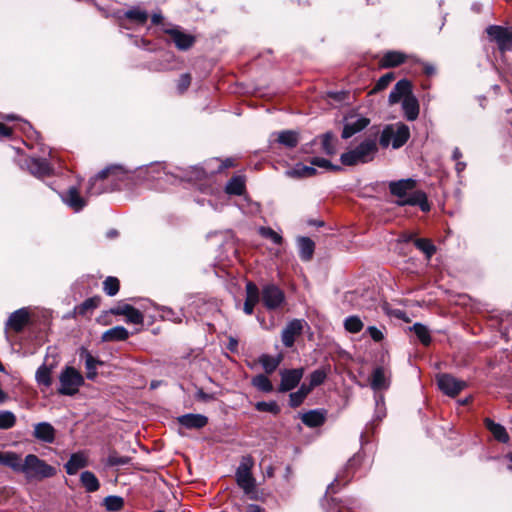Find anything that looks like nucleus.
<instances>
[{
	"mask_svg": "<svg viewBox=\"0 0 512 512\" xmlns=\"http://www.w3.org/2000/svg\"><path fill=\"white\" fill-rule=\"evenodd\" d=\"M415 187L416 181L410 178L389 183V191L398 198L395 202L398 206H419L422 211H429L430 205L426 194L420 190H415Z\"/></svg>",
	"mask_w": 512,
	"mask_h": 512,
	"instance_id": "f257e3e1",
	"label": "nucleus"
},
{
	"mask_svg": "<svg viewBox=\"0 0 512 512\" xmlns=\"http://www.w3.org/2000/svg\"><path fill=\"white\" fill-rule=\"evenodd\" d=\"M378 151L377 141L373 137L365 138L355 148L341 154L340 161L345 166H356L371 162Z\"/></svg>",
	"mask_w": 512,
	"mask_h": 512,
	"instance_id": "f03ea898",
	"label": "nucleus"
},
{
	"mask_svg": "<svg viewBox=\"0 0 512 512\" xmlns=\"http://www.w3.org/2000/svg\"><path fill=\"white\" fill-rule=\"evenodd\" d=\"M410 137L409 127L403 123L387 125L381 132L379 143L383 148L392 145L394 149L402 147Z\"/></svg>",
	"mask_w": 512,
	"mask_h": 512,
	"instance_id": "7ed1b4c3",
	"label": "nucleus"
},
{
	"mask_svg": "<svg viewBox=\"0 0 512 512\" xmlns=\"http://www.w3.org/2000/svg\"><path fill=\"white\" fill-rule=\"evenodd\" d=\"M21 473L29 479H43L54 475L55 469L34 454H29L22 461Z\"/></svg>",
	"mask_w": 512,
	"mask_h": 512,
	"instance_id": "20e7f679",
	"label": "nucleus"
},
{
	"mask_svg": "<svg viewBox=\"0 0 512 512\" xmlns=\"http://www.w3.org/2000/svg\"><path fill=\"white\" fill-rule=\"evenodd\" d=\"M59 382V394L72 396L75 395L84 384V377L74 367L67 366L61 371Z\"/></svg>",
	"mask_w": 512,
	"mask_h": 512,
	"instance_id": "39448f33",
	"label": "nucleus"
},
{
	"mask_svg": "<svg viewBox=\"0 0 512 512\" xmlns=\"http://www.w3.org/2000/svg\"><path fill=\"white\" fill-rule=\"evenodd\" d=\"M121 173L122 168L120 166H111L103 169L95 177L90 179L86 194L93 196L106 192L107 188L103 182L111 178V183H113L115 180L119 179Z\"/></svg>",
	"mask_w": 512,
	"mask_h": 512,
	"instance_id": "423d86ee",
	"label": "nucleus"
},
{
	"mask_svg": "<svg viewBox=\"0 0 512 512\" xmlns=\"http://www.w3.org/2000/svg\"><path fill=\"white\" fill-rule=\"evenodd\" d=\"M260 300L268 310H276L285 302L284 292L275 284H264L260 290Z\"/></svg>",
	"mask_w": 512,
	"mask_h": 512,
	"instance_id": "0eeeda50",
	"label": "nucleus"
},
{
	"mask_svg": "<svg viewBox=\"0 0 512 512\" xmlns=\"http://www.w3.org/2000/svg\"><path fill=\"white\" fill-rule=\"evenodd\" d=\"M251 460L244 458L236 471L237 484L244 490L246 494L253 492L255 488V479L251 474Z\"/></svg>",
	"mask_w": 512,
	"mask_h": 512,
	"instance_id": "6e6552de",
	"label": "nucleus"
},
{
	"mask_svg": "<svg viewBox=\"0 0 512 512\" xmlns=\"http://www.w3.org/2000/svg\"><path fill=\"white\" fill-rule=\"evenodd\" d=\"M487 34L495 41L498 48L504 52L512 48V30L502 26L491 25L487 28Z\"/></svg>",
	"mask_w": 512,
	"mask_h": 512,
	"instance_id": "1a4fd4ad",
	"label": "nucleus"
},
{
	"mask_svg": "<svg viewBox=\"0 0 512 512\" xmlns=\"http://www.w3.org/2000/svg\"><path fill=\"white\" fill-rule=\"evenodd\" d=\"M439 389L446 395L454 397L458 395L465 387L464 381L458 380L449 374H441L437 376Z\"/></svg>",
	"mask_w": 512,
	"mask_h": 512,
	"instance_id": "9d476101",
	"label": "nucleus"
},
{
	"mask_svg": "<svg viewBox=\"0 0 512 512\" xmlns=\"http://www.w3.org/2000/svg\"><path fill=\"white\" fill-rule=\"evenodd\" d=\"M304 375L303 368L285 369L280 372L281 383L278 388L279 392H287L294 389L301 381Z\"/></svg>",
	"mask_w": 512,
	"mask_h": 512,
	"instance_id": "9b49d317",
	"label": "nucleus"
},
{
	"mask_svg": "<svg viewBox=\"0 0 512 512\" xmlns=\"http://www.w3.org/2000/svg\"><path fill=\"white\" fill-rule=\"evenodd\" d=\"M305 322L300 319L290 321L282 331L281 339L285 347H292L295 339L302 333Z\"/></svg>",
	"mask_w": 512,
	"mask_h": 512,
	"instance_id": "f8f14e48",
	"label": "nucleus"
},
{
	"mask_svg": "<svg viewBox=\"0 0 512 512\" xmlns=\"http://www.w3.org/2000/svg\"><path fill=\"white\" fill-rule=\"evenodd\" d=\"M260 301V289L253 282L246 284V299L243 310L247 315H251L255 305Z\"/></svg>",
	"mask_w": 512,
	"mask_h": 512,
	"instance_id": "ddd939ff",
	"label": "nucleus"
},
{
	"mask_svg": "<svg viewBox=\"0 0 512 512\" xmlns=\"http://www.w3.org/2000/svg\"><path fill=\"white\" fill-rule=\"evenodd\" d=\"M55 435V428L48 422H40L34 425L33 436L39 441L53 443Z\"/></svg>",
	"mask_w": 512,
	"mask_h": 512,
	"instance_id": "4468645a",
	"label": "nucleus"
},
{
	"mask_svg": "<svg viewBox=\"0 0 512 512\" xmlns=\"http://www.w3.org/2000/svg\"><path fill=\"white\" fill-rule=\"evenodd\" d=\"M62 200L76 212L82 210L86 206L85 198L80 196L76 187H70L68 191L62 195Z\"/></svg>",
	"mask_w": 512,
	"mask_h": 512,
	"instance_id": "2eb2a0df",
	"label": "nucleus"
},
{
	"mask_svg": "<svg viewBox=\"0 0 512 512\" xmlns=\"http://www.w3.org/2000/svg\"><path fill=\"white\" fill-rule=\"evenodd\" d=\"M178 422L188 429H201L208 423V418L202 414H185L178 417Z\"/></svg>",
	"mask_w": 512,
	"mask_h": 512,
	"instance_id": "dca6fc26",
	"label": "nucleus"
},
{
	"mask_svg": "<svg viewBox=\"0 0 512 512\" xmlns=\"http://www.w3.org/2000/svg\"><path fill=\"white\" fill-rule=\"evenodd\" d=\"M80 358L85 361L86 377L90 380H94L97 376V366L102 365L103 362L96 359L92 354L85 348L80 350Z\"/></svg>",
	"mask_w": 512,
	"mask_h": 512,
	"instance_id": "f3484780",
	"label": "nucleus"
},
{
	"mask_svg": "<svg viewBox=\"0 0 512 512\" xmlns=\"http://www.w3.org/2000/svg\"><path fill=\"white\" fill-rule=\"evenodd\" d=\"M411 94V83L408 80H400L396 83L389 94V103L391 105L398 103L401 99Z\"/></svg>",
	"mask_w": 512,
	"mask_h": 512,
	"instance_id": "a211bd4d",
	"label": "nucleus"
},
{
	"mask_svg": "<svg viewBox=\"0 0 512 512\" xmlns=\"http://www.w3.org/2000/svg\"><path fill=\"white\" fill-rule=\"evenodd\" d=\"M29 319V314L26 309L22 308L15 312H13L8 320L6 325L14 330L15 332H20L24 326L27 324Z\"/></svg>",
	"mask_w": 512,
	"mask_h": 512,
	"instance_id": "6ab92c4d",
	"label": "nucleus"
},
{
	"mask_svg": "<svg viewBox=\"0 0 512 512\" xmlns=\"http://www.w3.org/2000/svg\"><path fill=\"white\" fill-rule=\"evenodd\" d=\"M173 42L175 43L176 47L180 50H187L189 49L193 43H194V37L183 33L182 31L178 29H170L166 31Z\"/></svg>",
	"mask_w": 512,
	"mask_h": 512,
	"instance_id": "aec40b11",
	"label": "nucleus"
},
{
	"mask_svg": "<svg viewBox=\"0 0 512 512\" xmlns=\"http://www.w3.org/2000/svg\"><path fill=\"white\" fill-rule=\"evenodd\" d=\"M88 464L87 456L83 452L74 453L71 455L68 462L65 464L66 472L69 475L76 474L80 469L86 467Z\"/></svg>",
	"mask_w": 512,
	"mask_h": 512,
	"instance_id": "412c9836",
	"label": "nucleus"
},
{
	"mask_svg": "<svg viewBox=\"0 0 512 512\" xmlns=\"http://www.w3.org/2000/svg\"><path fill=\"white\" fill-rule=\"evenodd\" d=\"M29 171L36 177H44L51 174L52 169L44 159L32 158L27 163Z\"/></svg>",
	"mask_w": 512,
	"mask_h": 512,
	"instance_id": "4be33fe9",
	"label": "nucleus"
},
{
	"mask_svg": "<svg viewBox=\"0 0 512 512\" xmlns=\"http://www.w3.org/2000/svg\"><path fill=\"white\" fill-rule=\"evenodd\" d=\"M402 109L407 120L413 121L417 119L419 115V104L412 94L402 100Z\"/></svg>",
	"mask_w": 512,
	"mask_h": 512,
	"instance_id": "5701e85b",
	"label": "nucleus"
},
{
	"mask_svg": "<svg viewBox=\"0 0 512 512\" xmlns=\"http://www.w3.org/2000/svg\"><path fill=\"white\" fill-rule=\"evenodd\" d=\"M389 384V378L386 376L384 369L381 367L376 368L370 379L372 389L375 391L385 390L389 387Z\"/></svg>",
	"mask_w": 512,
	"mask_h": 512,
	"instance_id": "b1692460",
	"label": "nucleus"
},
{
	"mask_svg": "<svg viewBox=\"0 0 512 512\" xmlns=\"http://www.w3.org/2000/svg\"><path fill=\"white\" fill-rule=\"evenodd\" d=\"M369 124V119L365 117H360L354 122H348L344 125L343 131H342V138L348 139L352 137L354 134L362 131L365 129Z\"/></svg>",
	"mask_w": 512,
	"mask_h": 512,
	"instance_id": "393cba45",
	"label": "nucleus"
},
{
	"mask_svg": "<svg viewBox=\"0 0 512 512\" xmlns=\"http://www.w3.org/2000/svg\"><path fill=\"white\" fill-rule=\"evenodd\" d=\"M285 174L290 178H307L315 175L316 169L313 166L298 163L293 168L287 170Z\"/></svg>",
	"mask_w": 512,
	"mask_h": 512,
	"instance_id": "a878e982",
	"label": "nucleus"
},
{
	"mask_svg": "<svg viewBox=\"0 0 512 512\" xmlns=\"http://www.w3.org/2000/svg\"><path fill=\"white\" fill-rule=\"evenodd\" d=\"M276 140L287 148H294L299 143V135L296 131L285 130L277 133Z\"/></svg>",
	"mask_w": 512,
	"mask_h": 512,
	"instance_id": "bb28decb",
	"label": "nucleus"
},
{
	"mask_svg": "<svg viewBox=\"0 0 512 512\" xmlns=\"http://www.w3.org/2000/svg\"><path fill=\"white\" fill-rule=\"evenodd\" d=\"M299 255L303 261H309L315 249L314 242L308 237H301L298 239Z\"/></svg>",
	"mask_w": 512,
	"mask_h": 512,
	"instance_id": "cd10ccee",
	"label": "nucleus"
},
{
	"mask_svg": "<svg viewBox=\"0 0 512 512\" xmlns=\"http://www.w3.org/2000/svg\"><path fill=\"white\" fill-rule=\"evenodd\" d=\"M406 60L405 54L398 51H389L385 53L380 60V64L382 67H395L400 65Z\"/></svg>",
	"mask_w": 512,
	"mask_h": 512,
	"instance_id": "c85d7f7f",
	"label": "nucleus"
},
{
	"mask_svg": "<svg viewBox=\"0 0 512 512\" xmlns=\"http://www.w3.org/2000/svg\"><path fill=\"white\" fill-rule=\"evenodd\" d=\"M129 337V332L123 326H115L107 331H105L102 335V340L109 341H123Z\"/></svg>",
	"mask_w": 512,
	"mask_h": 512,
	"instance_id": "c756f323",
	"label": "nucleus"
},
{
	"mask_svg": "<svg viewBox=\"0 0 512 512\" xmlns=\"http://www.w3.org/2000/svg\"><path fill=\"white\" fill-rule=\"evenodd\" d=\"M485 426L498 441L502 443H507L509 441V435L502 425L495 423L491 419L487 418L485 419Z\"/></svg>",
	"mask_w": 512,
	"mask_h": 512,
	"instance_id": "7c9ffc66",
	"label": "nucleus"
},
{
	"mask_svg": "<svg viewBox=\"0 0 512 512\" xmlns=\"http://www.w3.org/2000/svg\"><path fill=\"white\" fill-rule=\"evenodd\" d=\"M22 461L18 454L14 452H4L1 464L10 467L15 472L21 473Z\"/></svg>",
	"mask_w": 512,
	"mask_h": 512,
	"instance_id": "2f4dec72",
	"label": "nucleus"
},
{
	"mask_svg": "<svg viewBox=\"0 0 512 512\" xmlns=\"http://www.w3.org/2000/svg\"><path fill=\"white\" fill-rule=\"evenodd\" d=\"M80 481L87 492H95L99 489L100 484L94 473L84 471L81 473Z\"/></svg>",
	"mask_w": 512,
	"mask_h": 512,
	"instance_id": "473e14b6",
	"label": "nucleus"
},
{
	"mask_svg": "<svg viewBox=\"0 0 512 512\" xmlns=\"http://www.w3.org/2000/svg\"><path fill=\"white\" fill-rule=\"evenodd\" d=\"M301 420L305 425L309 427H318L324 423L325 417L321 412L312 410L304 413L301 417Z\"/></svg>",
	"mask_w": 512,
	"mask_h": 512,
	"instance_id": "72a5a7b5",
	"label": "nucleus"
},
{
	"mask_svg": "<svg viewBox=\"0 0 512 512\" xmlns=\"http://www.w3.org/2000/svg\"><path fill=\"white\" fill-rule=\"evenodd\" d=\"M310 392L311 387H307V384L303 383L296 392L290 394V406L295 408L301 405Z\"/></svg>",
	"mask_w": 512,
	"mask_h": 512,
	"instance_id": "f704fd0d",
	"label": "nucleus"
},
{
	"mask_svg": "<svg viewBox=\"0 0 512 512\" xmlns=\"http://www.w3.org/2000/svg\"><path fill=\"white\" fill-rule=\"evenodd\" d=\"M245 190V183L241 177H233L226 184L225 191L231 195H242Z\"/></svg>",
	"mask_w": 512,
	"mask_h": 512,
	"instance_id": "c9c22d12",
	"label": "nucleus"
},
{
	"mask_svg": "<svg viewBox=\"0 0 512 512\" xmlns=\"http://www.w3.org/2000/svg\"><path fill=\"white\" fill-rule=\"evenodd\" d=\"M410 330L416 334L417 338L423 345L428 346L431 343L430 331L425 325L415 323Z\"/></svg>",
	"mask_w": 512,
	"mask_h": 512,
	"instance_id": "e433bc0d",
	"label": "nucleus"
},
{
	"mask_svg": "<svg viewBox=\"0 0 512 512\" xmlns=\"http://www.w3.org/2000/svg\"><path fill=\"white\" fill-rule=\"evenodd\" d=\"M414 245L426 255L427 259H430L436 251V247L433 243L426 238L415 239Z\"/></svg>",
	"mask_w": 512,
	"mask_h": 512,
	"instance_id": "4c0bfd02",
	"label": "nucleus"
},
{
	"mask_svg": "<svg viewBox=\"0 0 512 512\" xmlns=\"http://www.w3.org/2000/svg\"><path fill=\"white\" fill-rule=\"evenodd\" d=\"M328 375V369L320 368L313 371L309 376V384L307 387H311V390L319 385H321Z\"/></svg>",
	"mask_w": 512,
	"mask_h": 512,
	"instance_id": "58836bf2",
	"label": "nucleus"
},
{
	"mask_svg": "<svg viewBox=\"0 0 512 512\" xmlns=\"http://www.w3.org/2000/svg\"><path fill=\"white\" fill-rule=\"evenodd\" d=\"M99 298H88L83 303L75 307V313L81 316L86 315L89 311H92L99 305Z\"/></svg>",
	"mask_w": 512,
	"mask_h": 512,
	"instance_id": "ea45409f",
	"label": "nucleus"
},
{
	"mask_svg": "<svg viewBox=\"0 0 512 512\" xmlns=\"http://www.w3.org/2000/svg\"><path fill=\"white\" fill-rule=\"evenodd\" d=\"M36 380L38 384L49 387L52 383L51 369L46 365L40 366L36 371Z\"/></svg>",
	"mask_w": 512,
	"mask_h": 512,
	"instance_id": "a19ab883",
	"label": "nucleus"
},
{
	"mask_svg": "<svg viewBox=\"0 0 512 512\" xmlns=\"http://www.w3.org/2000/svg\"><path fill=\"white\" fill-rule=\"evenodd\" d=\"M252 384L258 390L262 392H271L273 390V386L269 378L263 374L257 375L252 379Z\"/></svg>",
	"mask_w": 512,
	"mask_h": 512,
	"instance_id": "79ce46f5",
	"label": "nucleus"
},
{
	"mask_svg": "<svg viewBox=\"0 0 512 512\" xmlns=\"http://www.w3.org/2000/svg\"><path fill=\"white\" fill-rule=\"evenodd\" d=\"M363 327L364 324L358 316H349L344 320V328L349 333H358Z\"/></svg>",
	"mask_w": 512,
	"mask_h": 512,
	"instance_id": "37998d69",
	"label": "nucleus"
},
{
	"mask_svg": "<svg viewBox=\"0 0 512 512\" xmlns=\"http://www.w3.org/2000/svg\"><path fill=\"white\" fill-rule=\"evenodd\" d=\"M259 362L262 365L265 372L270 374V373H273L277 369V367L280 363V360L278 358L270 356V355H262L259 359Z\"/></svg>",
	"mask_w": 512,
	"mask_h": 512,
	"instance_id": "c03bdc74",
	"label": "nucleus"
},
{
	"mask_svg": "<svg viewBox=\"0 0 512 512\" xmlns=\"http://www.w3.org/2000/svg\"><path fill=\"white\" fill-rule=\"evenodd\" d=\"M126 18L138 23V24H144L148 19V14L146 11L133 8L131 10H128L125 13Z\"/></svg>",
	"mask_w": 512,
	"mask_h": 512,
	"instance_id": "a18cd8bd",
	"label": "nucleus"
},
{
	"mask_svg": "<svg viewBox=\"0 0 512 512\" xmlns=\"http://www.w3.org/2000/svg\"><path fill=\"white\" fill-rule=\"evenodd\" d=\"M123 505V498L119 496H108L104 499V506L108 511H119Z\"/></svg>",
	"mask_w": 512,
	"mask_h": 512,
	"instance_id": "49530a36",
	"label": "nucleus"
},
{
	"mask_svg": "<svg viewBox=\"0 0 512 512\" xmlns=\"http://www.w3.org/2000/svg\"><path fill=\"white\" fill-rule=\"evenodd\" d=\"M103 289L109 296H114L119 291V280L115 277H107L103 282Z\"/></svg>",
	"mask_w": 512,
	"mask_h": 512,
	"instance_id": "de8ad7c7",
	"label": "nucleus"
},
{
	"mask_svg": "<svg viewBox=\"0 0 512 512\" xmlns=\"http://www.w3.org/2000/svg\"><path fill=\"white\" fill-rule=\"evenodd\" d=\"M322 149L327 155H333L336 153L334 145V136L328 132L322 136Z\"/></svg>",
	"mask_w": 512,
	"mask_h": 512,
	"instance_id": "09e8293b",
	"label": "nucleus"
},
{
	"mask_svg": "<svg viewBox=\"0 0 512 512\" xmlns=\"http://www.w3.org/2000/svg\"><path fill=\"white\" fill-rule=\"evenodd\" d=\"M16 417L10 411L0 412V429H9L15 425Z\"/></svg>",
	"mask_w": 512,
	"mask_h": 512,
	"instance_id": "8fccbe9b",
	"label": "nucleus"
},
{
	"mask_svg": "<svg viewBox=\"0 0 512 512\" xmlns=\"http://www.w3.org/2000/svg\"><path fill=\"white\" fill-rule=\"evenodd\" d=\"M255 407H256V409L258 411L270 412L272 414H277L280 411L279 406L274 401H271V402H264V401L257 402Z\"/></svg>",
	"mask_w": 512,
	"mask_h": 512,
	"instance_id": "3c124183",
	"label": "nucleus"
},
{
	"mask_svg": "<svg viewBox=\"0 0 512 512\" xmlns=\"http://www.w3.org/2000/svg\"><path fill=\"white\" fill-rule=\"evenodd\" d=\"M394 78H395L394 74L391 72L384 74L376 82L375 87L373 88L372 91L378 92V91L385 89L394 80Z\"/></svg>",
	"mask_w": 512,
	"mask_h": 512,
	"instance_id": "603ef678",
	"label": "nucleus"
},
{
	"mask_svg": "<svg viewBox=\"0 0 512 512\" xmlns=\"http://www.w3.org/2000/svg\"><path fill=\"white\" fill-rule=\"evenodd\" d=\"M125 317L126 321L132 324H143L144 321L143 314L133 306L130 308L128 314Z\"/></svg>",
	"mask_w": 512,
	"mask_h": 512,
	"instance_id": "864d4df0",
	"label": "nucleus"
},
{
	"mask_svg": "<svg viewBox=\"0 0 512 512\" xmlns=\"http://www.w3.org/2000/svg\"><path fill=\"white\" fill-rule=\"evenodd\" d=\"M130 462V458L127 456H120L116 452L110 453L108 456V464L110 466H123Z\"/></svg>",
	"mask_w": 512,
	"mask_h": 512,
	"instance_id": "5fc2aeb1",
	"label": "nucleus"
},
{
	"mask_svg": "<svg viewBox=\"0 0 512 512\" xmlns=\"http://www.w3.org/2000/svg\"><path fill=\"white\" fill-rule=\"evenodd\" d=\"M311 166H317L324 169H339V167L333 166L327 159L321 157H313L310 160Z\"/></svg>",
	"mask_w": 512,
	"mask_h": 512,
	"instance_id": "6e6d98bb",
	"label": "nucleus"
},
{
	"mask_svg": "<svg viewBox=\"0 0 512 512\" xmlns=\"http://www.w3.org/2000/svg\"><path fill=\"white\" fill-rule=\"evenodd\" d=\"M260 232L262 236L269 238L275 244H280L282 242V237L271 228H261Z\"/></svg>",
	"mask_w": 512,
	"mask_h": 512,
	"instance_id": "4d7b16f0",
	"label": "nucleus"
},
{
	"mask_svg": "<svg viewBox=\"0 0 512 512\" xmlns=\"http://www.w3.org/2000/svg\"><path fill=\"white\" fill-rule=\"evenodd\" d=\"M367 332L375 342H380L384 338L383 332L375 326H369Z\"/></svg>",
	"mask_w": 512,
	"mask_h": 512,
	"instance_id": "13d9d810",
	"label": "nucleus"
},
{
	"mask_svg": "<svg viewBox=\"0 0 512 512\" xmlns=\"http://www.w3.org/2000/svg\"><path fill=\"white\" fill-rule=\"evenodd\" d=\"M191 83V76L189 74H182L178 81V90L182 93L188 89Z\"/></svg>",
	"mask_w": 512,
	"mask_h": 512,
	"instance_id": "bf43d9fd",
	"label": "nucleus"
},
{
	"mask_svg": "<svg viewBox=\"0 0 512 512\" xmlns=\"http://www.w3.org/2000/svg\"><path fill=\"white\" fill-rule=\"evenodd\" d=\"M132 306L129 304H120L111 309V313L114 315L126 316Z\"/></svg>",
	"mask_w": 512,
	"mask_h": 512,
	"instance_id": "052dcab7",
	"label": "nucleus"
},
{
	"mask_svg": "<svg viewBox=\"0 0 512 512\" xmlns=\"http://www.w3.org/2000/svg\"><path fill=\"white\" fill-rule=\"evenodd\" d=\"M11 134H12L11 128H9L6 125L0 123V138H2V137H9Z\"/></svg>",
	"mask_w": 512,
	"mask_h": 512,
	"instance_id": "680f3d73",
	"label": "nucleus"
},
{
	"mask_svg": "<svg viewBox=\"0 0 512 512\" xmlns=\"http://www.w3.org/2000/svg\"><path fill=\"white\" fill-rule=\"evenodd\" d=\"M466 168V163L465 162H462V161H456V165H455V169L457 171L458 174H460L461 172H463Z\"/></svg>",
	"mask_w": 512,
	"mask_h": 512,
	"instance_id": "e2e57ef3",
	"label": "nucleus"
},
{
	"mask_svg": "<svg viewBox=\"0 0 512 512\" xmlns=\"http://www.w3.org/2000/svg\"><path fill=\"white\" fill-rule=\"evenodd\" d=\"M461 157H462V153H461L460 149L456 147L453 151L452 158L455 161H459Z\"/></svg>",
	"mask_w": 512,
	"mask_h": 512,
	"instance_id": "0e129e2a",
	"label": "nucleus"
},
{
	"mask_svg": "<svg viewBox=\"0 0 512 512\" xmlns=\"http://www.w3.org/2000/svg\"><path fill=\"white\" fill-rule=\"evenodd\" d=\"M237 345H238V342L236 339L234 338H230L229 339V344H228V348L231 350V351H235L236 348H237Z\"/></svg>",
	"mask_w": 512,
	"mask_h": 512,
	"instance_id": "69168bd1",
	"label": "nucleus"
},
{
	"mask_svg": "<svg viewBox=\"0 0 512 512\" xmlns=\"http://www.w3.org/2000/svg\"><path fill=\"white\" fill-rule=\"evenodd\" d=\"M245 512H262V510L257 505H249L246 507Z\"/></svg>",
	"mask_w": 512,
	"mask_h": 512,
	"instance_id": "338daca9",
	"label": "nucleus"
},
{
	"mask_svg": "<svg viewBox=\"0 0 512 512\" xmlns=\"http://www.w3.org/2000/svg\"><path fill=\"white\" fill-rule=\"evenodd\" d=\"M424 69H425V73H426L427 75H432V74H434V73H435V68H434L432 65H428V64H426V65H425V67H424Z\"/></svg>",
	"mask_w": 512,
	"mask_h": 512,
	"instance_id": "774afa93",
	"label": "nucleus"
}]
</instances>
